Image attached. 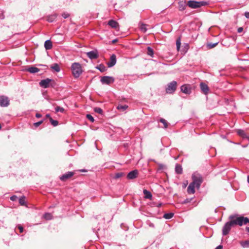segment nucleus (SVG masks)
<instances>
[{
  "label": "nucleus",
  "instance_id": "nucleus-1",
  "mask_svg": "<svg viewBox=\"0 0 249 249\" xmlns=\"http://www.w3.org/2000/svg\"><path fill=\"white\" fill-rule=\"evenodd\" d=\"M229 219L233 227L237 225L242 226L244 225V216H240L238 214H231L230 215Z\"/></svg>",
  "mask_w": 249,
  "mask_h": 249
},
{
  "label": "nucleus",
  "instance_id": "nucleus-2",
  "mask_svg": "<svg viewBox=\"0 0 249 249\" xmlns=\"http://www.w3.org/2000/svg\"><path fill=\"white\" fill-rule=\"evenodd\" d=\"M71 71L74 78H78L82 73L83 70L81 65L78 62H74L71 64Z\"/></svg>",
  "mask_w": 249,
  "mask_h": 249
},
{
  "label": "nucleus",
  "instance_id": "nucleus-3",
  "mask_svg": "<svg viewBox=\"0 0 249 249\" xmlns=\"http://www.w3.org/2000/svg\"><path fill=\"white\" fill-rule=\"evenodd\" d=\"M192 178L193 181L191 183L195 185L196 188H199L201 184L203 182L202 177L201 175L195 173L192 175Z\"/></svg>",
  "mask_w": 249,
  "mask_h": 249
},
{
  "label": "nucleus",
  "instance_id": "nucleus-4",
  "mask_svg": "<svg viewBox=\"0 0 249 249\" xmlns=\"http://www.w3.org/2000/svg\"><path fill=\"white\" fill-rule=\"evenodd\" d=\"M177 87V82L173 81L168 83L166 88V92L168 94H173L175 92Z\"/></svg>",
  "mask_w": 249,
  "mask_h": 249
},
{
  "label": "nucleus",
  "instance_id": "nucleus-5",
  "mask_svg": "<svg viewBox=\"0 0 249 249\" xmlns=\"http://www.w3.org/2000/svg\"><path fill=\"white\" fill-rule=\"evenodd\" d=\"M53 81V80L49 79V78H46L45 79L41 80L39 83V86L43 88H48L50 87V86L52 87H53V86L52 85V84L51 83V82Z\"/></svg>",
  "mask_w": 249,
  "mask_h": 249
},
{
  "label": "nucleus",
  "instance_id": "nucleus-6",
  "mask_svg": "<svg viewBox=\"0 0 249 249\" xmlns=\"http://www.w3.org/2000/svg\"><path fill=\"white\" fill-rule=\"evenodd\" d=\"M100 81L102 84L109 85L114 82V78L112 76H105L101 77Z\"/></svg>",
  "mask_w": 249,
  "mask_h": 249
},
{
  "label": "nucleus",
  "instance_id": "nucleus-7",
  "mask_svg": "<svg viewBox=\"0 0 249 249\" xmlns=\"http://www.w3.org/2000/svg\"><path fill=\"white\" fill-rule=\"evenodd\" d=\"M232 227L230 221L226 222L222 228V235L225 236L229 234Z\"/></svg>",
  "mask_w": 249,
  "mask_h": 249
},
{
  "label": "nucleus",
  "instance_id": "nucleus-8",
  "mask_svg": "<svg viewBox=\"0 0 249 249\" xmlns=\"http://www.w3.org/2000/svg\"><path fill=\"white\" fill-rule=\"evenodd\" d=\"M86 54L88 57L91 60L96 59L99 57V53L97 50L87 52Z\"/></svg>",
  "mask_w": 249,
  "mask_h": 249
},
{
  "label": "nucleus",
  "instance_id": "nucleus-9",
  "mask_svg": "<svg viewBox=\"0 0 249 249\" xmlns=\"http://www.w3.org/2000/svg\"><path fill=\"white\" fill-rule=\"evenodd\" d=\"M9 105V100L7 96L2 95L0 96V106L6 107Z\"/></svg>",
  "mask_w": 249,
  "mask_h": 249
},
{
  "label": "nucleus",
  "instance_id": "nucleus-10",
  "mask_svg": "<svg viewBox=\"0 0 249 249\" xmlns=\"http://www.w3.org/2000/svg\"><path fill=\"white\" fill-rule=\"evenodd\" d=\"M74 175V172H67L65 174L62 175L60 177V179L62 181H65L68 179L71 178Z\"/></svg>",
  "mask_w": 249,
  "mask_h": 249
},
{
  "label": "nucleus",
  "instance_id": "nucleus-11",
  "mask_svg": "<svg viewBox=\"0 0 249 249\" xmlns=\"http://www.w3.org/2000/svg\"><path fill=\"white\" fill-rule=\"evenodd\" d=\"M116 63V56L114 54H112L110 57L109 61L107 63L108 67L111 68L114 66Z\"/></svg>",
  "mask_w": 249,
  "mask_h": 249
},
{
  "label": "nucleus",
  "instance_id": "nucleus-12",
  "mask_svg": "<svg viewBox=\"0 0 249 249\" xmlns=\"http://www.w3.org/2000/svg\"><path fill=\"white\" fill-rule=\"evenodd\" d=\"M180 90L184 93L189 94L191 92V89L189 85L184 84L181 86Z\"/></svg>",
  "mask_w": 249,
  "mask_h": 249
},
{
  "label": "nucleus",
  "instance_id": "nucleus-13",
  "mask_svg": "<svg viewBox=\"0 0 249 249\" xmlns=\"http://www.w3.org/2000/svg\"><path fill=\"white\" fill-rule=\"evenodd\" d=\"M138 176V171L134 170L129 172L127 175V178L128 179H133L137 178Z\"/></svg>",
  "mask_w": 249,
  "mask_h": 249
},
{
  "label": "nucleus",
  "instance_id": "nucleus-14",
  "mask_svg": "<svg viewBox=\"0 0 249 249\" xmlns=\"http://www.w3.org/2000/svg\"><path fill=\"white\" fill-rule=\"evenodd\" d=\"M200 88L201 91L204 94L207 95L210 89L208 86L206 84L203 82H201L200 84Z\"/></svg>",
  "mask_w": 249,
  "mask_h": 249
},
{
  "label": "nucleus",
  "instance_id": "nucleus-15",
  "mask_svg": "<svg viewBox=\"0 0 249 249\" xmlns=\"http://www.w3.org/2000/svg\"><path fill=\"white\" fill-rule=\"evenodd\" d=\"M107 24L111 28L117 29L119 28V24L118 22L113 19L109 20Z\"/></svg>",
  "mask_w": 249,
  "mask_h": 249
},
{
  "label": "nucleus",
  "instance_id": "nucleus-16",
  "mask_svg": "<svg viewBox=\"0 0 249 249\" xmlns=\"http://www.w3.org/2000/svg\"><path fill=\"white\" fill-rule=\"evenodd\" d=\"M187 5L189 7L193 9H196L198 8L197 5V1L195 0H189L187 2Z\"/></svg>",
  "mask_w": 249,
  "mask_h": 249
},
{
  "label": "nucleus",
  "instance_id": "nucleus-17",
  "mask_svg": "<svg viewBox=\"0 0 249 249\" xmlns=\"http://www.w3.org/2000/svg\"><path fill=\"white\" fill-rule=\"evenodd\" d=\"M26 71L31 73H35L36 72H38L40 71V70L39 69L36 67L31 66L26 69Z\"/></svg>",
  "mask_w": 249,
  "mask_h": 249
},
{
  "label": "nucleus",
  "instance_id": "nucleus-18",
  "mask_svg": "<svg viewBox=\"0 0 249 249\" xmlns=\"http://www.w3.org/2000/svg\"><path fill=\"white\" fill-rule=\"evenodd\" d=\"M196 186L194 185L193 183H191L188 188H187V192L190 194H193L195 193V188Z\"/></svg>",
  "mask_w": 249,
  "mask_h": 249
},
{
  "label": "nucleus",
  "instance_id": "nucleus-19",
  "mask_svg": "<svg viewBox=\"0 0 249 249\" xmlns=\"http://www.w3.org/2000/svg\"><path fill=\"white\" fill-rule=\"evenodd\" d=\"M44 47L47 50H50L52 48L53 44L51 40L49 39L45 41Z\"/></svg>",
  "mask_w": 249,
  "mask_h": 249
},
{
  "label": "nucleus",
  "instance_id": "nucleus-20",
  "mask_svg": "<svg viewBox=\"0 0 249 249\" xmlns=\"http://www.w3.org/2000/svg\"><path fill=\"white\" fill-rule=\"evenodd\" d=\"M178 10L180 11H182L184 10L186 7V4L185 3V1H179L178 3Z\"/></svg>",
  "mask_w": 249,
  "mask_h": 249
},
{
  "label": "nucleus",
  "instance_id": "nucleus-21",
  "mask_svg": "<svg viewBox=\"0 0 249 249\" xmlns=\"http://www.w3.org/2000/svg\"><path fill=\"white\" fill-rule=\"evenodd\" d=\"M57 16L56 14L49 15L47 17V20L49 22H53L56 18Z\"/></svg>",
  "mask_w": 249,
  "mask_h": 249
},
{
  "label": "nucleus",
  "instance_id": "nucleus-22",
  "mask_svg": "<svg viewBox=\"0 0 249 249\" xmlns=\"http://www.w3.org/2000/svg\"><path fill=\"white\" fill-rule=\"evenodd\" d=\"M182 166L179 164H176L175 166V172L178 174H181L182 173Z\"/></svg>",
  "mask_w": 249,
  "mask_h": 249
},
{
  "label": "nucleus",
  "instance_id": "nucleus-23",
  "mask_svg": "<svg viewBox=\"0 0 249 249\" xmlns=\"http://www.w3.org/2000/svg\"><path fill=\"white\" fill-rule=\"evenodd\" d=\"M143 194L144 195V198L147 199H151L152 195L151 193L146 189L143 191Z\"/></svg>",
  "mask_w": 249,
  "mask_h": 249
},
{
  "label": "nucleus",
  "instance_id": "nucleus-24",
  "mask_svg": "<svg viewBox=\"0 0 249 249\" xmlns=\"http://www.w3.org/2000/svg\"><path fill=\"white\" fill-rule=\"evenodd\" d=\"M237 133L240 136L242 137L243 138H246V137H247V134L244 130L240 129H238L237 130Z\"/></svg>",
  "mask_w": 249,
  "mask_h": 249
},
{
  "label": "nucleus",
  "instance_id": "nucleus-25",
  "mask_svg": "<svg viewBox=\"0 0 249 249\" xmlns=\"http://www.w3.org/2000/svg\"><path fill=\"white\" fill-rule=\"evenodd\" d=\"M147 26V25H146L143 23H140L139 27H140L141 31L143 33H145L147 30V29L146 28Z\"/></svg>",
  "mask_w": 249,
  "mask_h": 249
},
{
  "label": "nucleus",
  "instance_id": "nucleus-26",
  "mask_svg": "<svg viewBox=\"0 0 249 249\" xmlns=\"http://www.w3.org/2000/svg\"><path fill=\"white\" fill-rule=\"evenodd\" d=\"M96 69L100 71L101 72H104L107 70V68L103 64H100L97 67Z\"/></svg>",
  "mask_w": 249,
  "mask_h": 249
},
{
  "label": "nucleus",
  "instance_id": "nucleus-27",
  "mask_svg": "<svg viewBox=\"0 0 249 249\" xmlns=\"http://www.w3.org/2000/svg\"><path fill=\"white\" fill-rule=\"evenodd\" d=\"M128 106L126 105H119L117 106V108L120 111H124L125 109H126L128 108Z\"/></svg>",
  "mask_w": 249,
  "mask_h": 249
},
{
  "label": "nucleus",
  "instance_id": "nucleus-28",
  "mask_svg": "<svg viewBox=\"0 0 249 249\" xmlns=\"http://www.w3.org/2000/svg\"><path fill=\"white\" fill-rule=\"evenodd\" d=\"M51 68L56 72H59L60 71V68L59 65L57 63H54L51 67Z\"/></svg>",
  "mask_w": 249,
  "mask_h": 249
},
{
  "label": "nucleus",
  "instance_id": "nucleus-29",
  "mask_svg": "<svg viewBox=\"0 0 249 249\" xmlns=\"http://www.w3.org/2000/svg\"><path fill=\"white\" fill-rule=\"evenodd\" d=\"M25 196H22L21 197L19 198V203L21 205V206H25L26 205V201H25Z\"/></svg>",
  "mask_w": 249,
  "mask_h": 249
},
{
  "label": "nucleus",
  "instance_id": "nucleus-30",
  "mask_svg": "<svg viewBox=\"0 0 249 249\" xmlns=\"http://www.w3.org/2000/svg\"><path fill=\"white\" fill-rule=\"evenodd\" d=\"M174 216V213H166L163 215V217L166 219H170Z\"/></svg>",
  "mask_w": 249,
  "mask_h": 249
},
{
  "label": "nucleus",
  "instance_id": "nucleus-31",
  "mask_svg": "<svg viewBox=\"0 0 249 249\" xmlns=\"http://www.w3.org/2000/svg\"><path fill=\"white\" fill-rule=\"evenodd\" d=\"M240 244L243 248H249V240L242 241Z\"/></svg>",
  "mask_w": 249,
  "mask_h": 249
},
{
  "label": "nucleus",
  "instance_id": "nucleus-32",
  "mask_svg": "<svg viewBox=\"0 0 249 249\" xmlns=\"http://www.w3.org/2000/svg\"><path fill=\"white\" fill-rule=\"evenodd\" d=\"M147 54L150 56L153 57L154 55L153 50L150 47H148L147 48Z\"/></svg>",
  "mask_w": 249,
  "mask_h": 249
},
{
  "label": "nucleus",
  "instance_id": "nucleus-33",
  "mask_svg": "<svg viewBox=\"0 0 249 249\" xmlns=\"http://www.w3.org/2000/svg\"><path fill=\"white\" fill-rule=\"evenodd\" d=\"M208 4V2L205 1H197V5L198 8H199L201 6H206Z\"/></svg>",
  "mask_w": 249,
  "mask_h": 249
},
{
  "label": "nucleus",
  "instance_id": "nucleus-34",
  "mask_svg": "<svg viewBox=\"0 0 249 249\" xmlns=\"http://www.w3.org/2000/svg\"><path fill=\"white\" fill-rule=\"evenodd\" d=\"M160 122L161 123H162L164 125V127L165 128H167L168 126V123H167V122L164 119H163V118H160Z\"/></svg>",
  "mask_w": 249,
  "mask_h": 249
},
{
  "label": "nucleus",
  "instance_id": "nucleus-35",
  "mask_svg": "<svg viewBox=\"0 0 249 249\" xmlns=\"http://www.w3.org/2000/svg\"><path fill=\"white\" fill-rule=\"evenodd\" d=\"M180 45H181V40H180V37H178L176 40L177 49L178 51L179 50Z\"/></svg>",
  "mask_w": 249,
  "mask_h": 249
},
{
  "label": "nucleus",
  "instance_id": "nucleus-36",
  "mask_svg": "<svg viewBox=\"0 0 249 249\" xmlns=\"http://www.w3.org/2000/svg\"><path fill=\"white\" fill-rule=\"evenodd\" d=\"M50 122L53 126H56L58 124V122L56 120H53L52 118H50Z\"/></svg>",
  "mask_w": 249,
  "mask_h": 249
},
{
  "label": "nucleus",
  "instance_id": "nucleus-37",
  "mask_svg": "<svg viewBox=\"0 0 249 249\" xmlns=\"http://www.w3.org/2000/svg\"><path fill=\"white\" fill-rule=\"evenodd\" d=\"M44 218L47 220H50L52 218V215L50 213H46L44 214Z\"/></svg>",
  "mask_w": 249,
  "mask_h": 249
},
{
  "label": "nucleus",
  "instance_id": "nucleus-38",
  "mask_svg": "<svg viewBox=\"0 0 249 249\" xmlns=\"http://www.w3.org/2000/svg\"><path fill=\"white\" fill-rule=\"evenodd\" d=\"M94 111L95 112L100 114H103V111L102 109L100 107H95L94 108Z\"/></svg>",
  "mask_w": 249,
  "mask_h": 249
},
{
  "label": "nucleus",
  "instance_id": "nucleus-39",
  "mask_svg": "<svg viewBox=\"0 0 249 249\" xmlns=\"http://www.w3.org/2000/svg\"><path fill=\"white\" fill-rule=\"evenodd\" d=\"M55 112H64V108L62 107H60L59 106H57L55 108Z\"/></svg>",
  "mask_w": 249,
  "mask_h": 249
},
{
  "label": "nucleus",
  "instance_id": "nucleus-40",
  "mask_svg": "<svg viewBox=\"0 0 249 249\" xmlns=\"http://www.w3.org/2000/svg\"><path fill=\"white\" fill-rule=\"evenodd\" d=\"M86 117L92 123H93L95 121L94 118L89 114H87Z\"/></svg>",
  "mask_w": 249,
  "mask_h": 249
},
{
  "label": "nucleus",
  "instance_id": "nucleus-41",
  "mask_svg": "<svg viewBox=\"0 0 249 249\" xmlns=\"http://www.w3.org/2000/svg\"><path fill=\"white\" fill-rule=\"evenodd\" d=\"M218 42L214 43H210L208 44V47H209V49H212L215 47L218 44Z\"/></svg>",
  "mask_w": 249,
  "mask_h": 249
},
{
  "label": "nucleus",
  "instance_id": "nucleus-42",
  "mask_svg": "<svg viewBox=\"0 0 249 249\" xmlns=\"http://www.w3.org/2000/svg\"><path fill=\"white\" fill-rule=\"evenodd\" d=\"M124 175V174L122 172L117 173L116 174H115L114 178H119L122 177Z\"/></svg>",
  "mask_w": 249,
  "mask_h": 249
},
{
  "label": "nucleus",
  "instance_id": "nucleus-43",
  "mask_svg": "<svg viewBox=\"0 0 249 249\" xmlns=\"http://www.w3.org/2000/svg\"><path fill=\"white\" fill-rule=\"evenodd\" d=\"M158 166H159V168H158L159 170H163L164 168H165V167H166L164 164H161V163H158Z\"/></svg>",
  "mask_w": 249,
  "mask_h": 249
},
{
  "label": "nucleus",
  "instance_id": "nucleus-44",
  "mask_svg": "<svg viewBox=\"0 0 249 249\" xmlns=\"http://www.w3.org/2000/svg\"><path fill=\"white\" fill-rule=\"evenodd\" d=\"M43 122V120H41V121H40L39 122H37L36 123H35L34 124V126L36 127H37L38 126H39Z\"/></svg>",
  "mask_w": 249,
  "mask_h": 249
},
{
  "label": "nucleus",
  "instance_id": "nucleus-45",
  "mask_svg": "<svg viewBox=\"0 0 249 249\" xmlns=\"http://www.w3.org/2000/svg\"><path fill=\"white\" fill-rule=\"evenodd\" d=\"M62 16L64 18H69L70 17V14L69 13H64L62 14Z\"/></svg>",
  "mask_w": 249,
  "mask_h": 249
},
{
  "label": "nucleus",
  "instance_id": "nucleus-46",
  "mask_svg": "<svg viewBox=\"0 0 249 249\" xmlns=\"http://www.w3.org/2000/svg\"><path fill=\"white\" fill-rule=\"evenodd\" d=\"M4 18L5 16L3 12L0 10V19H3Z\"/></svg>",
  "mask_w": 249,
  "mask_h": 249
},
{
  "label": "nucleus",
  "instance_id": "nucleus-47",
  "mask_svg": "<svg viewBox=\"0 0 249 249\" xmlns=\"http://www.w3.org/2000/svg\"><path fill=\"white\" fill-rule=\"evenodd\" d=\"M17 199H18V197L16 195H13L10 197V199L13 201H16Z\"/></svg>",
  "mask_w": 249,
  "mask_h": 249
},
{
  "label": "nucleus",
  "instance_id": "nucleus-48",
  "mask_svg": "<svg viewBox=\"0 0 249 249\" xmlns=\"http://www.w3.org/2000/svg\"><path fill=\"white\" fill-rule=\"evenodd\" d=\"M244 225L247 224V223H249V219L247 217H244Z\"/></svg>",
  "mask_w": 249,
  "mask_h": 249
},
{
  "label": "nucleus",
  "instance_id": "nucleus-49",
  "mask_svg": "<svg viewBox=\"0 0 249 249\" xmlns=\"http://www.w3.org/2000/svg\"><path fill=\"white\" fill-rule=\"evenodd\" d=\"M18 229L19 230L20 233H22V232H23V227H22L20 225H19L18 226Z\"/></svg>",
  "mask_w": 249,
  "mask_h": 249
},
{
  "label": "nucleus",
  "instance_id": "nucleus-50",
  "mask_svg": "<svg viewBox=\"0 0 249 249\" xmlns=\"http://www.w3.org/2000/svg\"><path fill=\"white\" fill-rule=\"evenodd\" d=\"M190 201H191V199L187 198L184 200V201L183 202V203L186 204V203L190 202Z\"/></svg>",
  "mask_w": 249,
  "mask_h": 249
},
{
  "label": "nucleus",
  "instance_id": "nucleus-51",
  "mask_svg": "<svg viewBox=\"0 0 249 249\" xmlns=\"http://www.w3.org/2000/svg\"><path fill=\"white\" fill-rule=\"evenodd\" d=\"M245 16L246 17V18L249 19V12H246L245 13Z\"/></svg>",
  "mask_w": 249,
  "mask_h": 249
},
{
  "label": "nucleus",
  "instance_id": "nucleus-52",
  "mask_svg": "<svg viewBox=\"0 0 249 249\" xmlns=\"http://www.w3.org/2000/svg\"><path fill=\"white\" fill-rule=\"evenodd\" d=\"M243 30V28L242 27H239L237 29L238 33H241Z\"/></svg>",
  "mask_w": 249,
  "mask_h": 249
},
{
  "label": "nucleus",
  "instance_id": "nucleus-53",
  "mask_svg": "<svg viewBox=\"0 0 249 249\" xmlns=\"http://www.w3.org/2000/svg\"><path fill=\"white\" fill-rule=\"evenodd\" d=\"M36 118H41V117H42V115H41V114H40V113H36Z\"/></svg>",
  "mask_w": 249,
  "mask_h": 249
},
{
  "label": "nucleus",
  "instance_id": "nucleus-54",
  "mask_svg": "<svg viewBox=\"0 0 249 249\" xmlns=\"http://www.w3.org/2000/svg\"><path fill=\"white\" fill-rule=\"evenodd\" d=\"M157 203V202H152V203H151V206L152 207H156Z\"/></svg>",
  "mask_w": 249,
  "mask_h": 249
},
{
  "label": "nucleus",
  "instance_id": "nucleus-55",
  "mask_svg": "<svg viewBox=\"0 0 249 249\" xmlns=\"http://www.w3.org/2000/svg\"><path fill=\"white\" fill-rule=\"evenodd\" d=\"M162 203H161V202H160V203H157V205H156V207H160L162 206Z\"/></svg>",
  "mask_w": 249,
  "mask_h": 249
},
{
  "label": "nucleus",
  "instance_id": "nucleus-56",
  "mask_svg": "<svg viewBox=\"0 0 249 249\" xmlns=\"http://www.w3.org/2000/svg\"><path fill=\"white\" fill-rule=\"evenodd\" d=\"M223 248V246L222 245H219L217 247H216L215 249H222Z\"/></svg>",
  "mask_w": 249,
  "mask_h": 249
},
{
  "label": "nucleus",
  "instance_id": "nucleus-57",
  "mask_svg": "<svg viewBox=\"0 0 249 249\" xmlns=\"http://www.w3.org/2000/svg\"><path fill=\"white\" fill-rule=\"evenodd\" d=\"M149 225L150 227H153V228L154 227V225L152 223H150Z\"/></svg>",
  "mask_w": 249,
  "mask_h": 249
},
{
  "label": "nucleus",
  "instance_id": "nucleus-58",
  "mask_svg": "<svg viewBox=\"0 0 249 249\" xmlns=\"http://www.w3.org/2000/svg\"><path fill=\"white\" fill-rule=\"evenodd\" d=\"M46 117L50 119V118H52L49 114H47L46 115Z\"/></svg>",
  "mask_w": 249,
  "mask_h": 249
},
{
  "label": "nucleus",
  "instance_id": "nucleus-59",
  "mask_svg": "<svg viewBox=\"0 0 249 249\" xmlns=\"http://www.w3.org/2000/svg\"><path fill=\"white\" fill-rule=\"evenodd\" d=\"M117 41H118V40L117 39H115L112 41V43H115L117 42Z\"/></svg>",
  "mask_w": 249,
  "mask_h": 249
},
{
  "label": "nucleus",
  "instance_id": "nucleus-60",
  "mask_svg": "<svg viewBox=\"0 0 249 249\" xmlns=\"http://www.w3.org/2000/svg\"><path fill=\"white\" fill-rule=\"evenodd\" d=\"M80 171L81 172H87V170H85V169H81V170H80Z\"/></svg>",
  "mask_w": 249,
  "mask_h": 249
},
{
  "label": "nucleus",
  "instance_id": "nucleus-61",
  "mask_svg": "<svg viewBox=\"0 0 249 249\" xmlns=\"http://www.w3.org/2000/svg\"><path fill=\"white\" fill-rule=\"evenodd\" d=\"M246 230L248 232H249V227H247L246 228Z\"/></svg>",
  "mask_w": 249,
  "mask_h": 249
},
{
  "label": "nucleus",
  "instance_id": "nucleus-62",
  "mask_svg": "<svg viewBox=\"0 0 249 249\" xmlns=\"http://www.w3.org/2000/svg\"><path fill=\"white\" fill-rule=\"evenodd\" d=\"M246 138L249 141V136L247 135V137H246Z\"/></svg>",
  "mask_w": 249,
  "mask_h": 249
}]
</instances>
